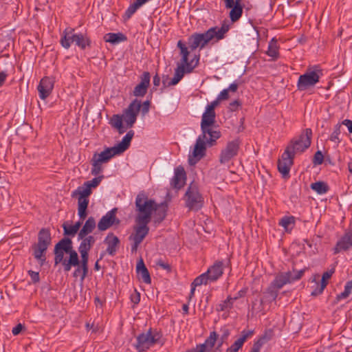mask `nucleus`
Returning <instances> with one entry per match:
<instances>
[{"label":"nucleus","mask_w":352,"mask_h":352,"mask_svg":"<svg viewBox=\"0 0 352 352\" xmlns=\"http://www.w3.org/2000/svg\"><path fill=\"white\" fill-rule=\"evenodd\" d=\"M222 331V335L221 336V340H222V342H224L225 340H226L230 335V331L227 328H224L223 329H221Z\"/></svg>","instance_id":"69168bd1"},{"label":"nucleus","mask_w":352,"mask_h":352,"mask_svg":"<svg viewBox=\"0 0 352 352\" xmlns=\"http://www.w3.org/2000/svg\"><path fill=\"white\" fill-rule=\"evenodd\" d=\"M32 250L34 258L40 262L41 265H43L46 260L45 252L47 248L35 243L32 245Z\"/></svg>","instance_id":"7c9ffc66"},{"label":"nucleus","mask_w":352,"mask_h":352,"mask_svg":"<svg viewBox=\"0 0 352 352\" xmlns=\"http://www.w3.org/2000/svg\"><path fill=\"white\" fill-rule=\"evenodd\" d=\"M118 209L113 208L104 215L98 223V228L100 231H104L114 224H119L120 220L116 218Z\"/></svg>","instance_id":"dca6fc26"},{"label":"nucleus","mask_w":352,"mask_h":352,"mask_svg":"<svg viewBox=\"0 0 352 352\" xmlns=\"http://www.w3.org/2000/svg\"><path fill=\"white\" fill-rule=\"evenodd\" d=\"M106 42L113 44L118 43L126 40V37L122 33H107L104 36Z\"/></svg>","instance_id":"c9c22d12"},{"label":"nucleus","mask_w":352,"mask_h":352,"mask_svg":"<svg viewBox=\"0 0 352 352\" xmlns=\"http://www.w3.org/2000/svg\"><path fill=\"white\" fill-rule=\"evenodd\" d=\"M177 47H179L180 49V54L182 56V64L186 65V73H190L193 70V69L195 67V66L197 65V64L199 61V58L197 59L196 63L194 65H192L193 60H191L190 63L188 62L189 52H188V48L186 47V45L182 41H179L177 42Z\"/></svg>","instance_id":"4be33fe9"},{"label":"nucleus","mask_w":352,"mask_h":352,"mask_svg":"<svg viewBox=\"0 0 352 352\" xmlns=\"http://www.w3.org/2000/svg\"><path fill=\"white\" fill-rule=\"evenodd\" d=\"M278 290L276 287H272V285L270 284L266 292L267 297L272 300H275L278 296Z\"/></svg>","instance_id":"603ef678"},{"label":"nucleus","mask_w":352,"mask_h":352,"mask_svg":"<svg viewBox=\"0 0 352 352\" xmlns=\"http://www.w3.org/2000/svg\"><path fill=\"white\" fill-rule=\"evenodd\" d=\"M151 75L148 72H144L140 76V82L138 84L133 91V96L136 97H143L147 92L150 85Z\"/></svg>","instance_id":"6ab92c4d"},{"label":"nucleus","mask_w":352,"mask_h":352,"mask_svg":"<svg viewBox=\"0 0 352 352\" xmlns=\"http://www.w3.org/2000/svg\"><path fill=\"white\" fill-rule=\"evenodd\" d=\"M290 283L289 278L287 277L286 272L278 274L274 280L271 283L272 287L280 289L285 285Z\"/></svg>","instance_id":"473e14b6"},{"label":"nucleus","mask_w":352,"mask_h":352,"mask_svg":"<svg viewBox=\"0 0 352 352\" xmlns=\"http://www.w3.org/2000/svg\"><path fill=\"white\" fill-rule=\"evenodd\" d=\"M81 225H82L81 221H77L74 225H72L69 226H67V225L63 224V228L64 230V234L74 236L79 230Z\"/></svg>","instance_id":"ea45409f"},{"label":"nucleus","mask_w":352,"mask_h":352,"mask_svg":"<svg viewBox=\"0 0 352 352\" xmlns=\"http://www.w3.org/2000/svg\"><path fill=\"white\" fill-rule=\"evenodd\" d=\"M131 300L135 305H137V304H138L140 302V294L139 292H137L136 289L134 291V293H133L131 295Z\"/></svg>","instance_id":"13d9d810"},{"label":"nucleus","mask_w":352,"mask_h":352,"mask_svg":"<svg viewBox=\"0 0 352 352\" xmlns=\"http://www.w3.org/2000/svg\"><path fill=\"white\" fill-rule=\"evenodd\" d=\"M323 160L324 157L322 152L318 151L314 155L313 162L314 164L320 165L322 164Z\"/></svg>","instance_id":"5fc2aeb1"},{"label":"nucleus","mask_w":352,"mask_h":352,"mask_svg":"<svg viewBox=\"0 0 352 352\" xmlns=\"http://www.w3.org/2000/svg\"><path fill=\"white\" fill-rule=\"evenodd\" d=\"M96 223L95 219L93 217H89L85 221L82 229L78 232V238L82 239L87 236L89 234L91 233L96 228Z\"/></svg>","instance_id":"cd10ccee"},{"label":"nucleus","mask_w":352,"mask_h":352,"mask_svg":"<svg viewBox=\"0 0 352 352\" xmlns=\"http://www.w3.org/2000/svg\"><path fill=\"white\" fill-rule=\"evenodd\" d=\"M210 282L209 277L208 276L207 274L205 272L200 276H197L192 283L194 284V286H200L203 284L207 285Z\"/></svg>","instance_id":"49530a36"},{"label":"nucleus","mask_w":352,"mask_h":352,"mask_svg":"<svg viewBox=\"0 0 352 352\" xmlns=\"http://www.w3.org/2000/svg\"><path fill=\"white\" fill-rule=\"evenodd\" d=\"M352 290V280L348 281L344 287V290L336 296L337 301H340L342 299H345L349 297Z\"/></svg>","instance_id":"c03bdc74"},{"label":"nucleus","mask_w":352,"mask_h":352,"mask_svg":"<svg viewBox=\"0 0 352 352\" xmlns=\"http://www.w3.org/2000/svg\"><path fill=\"white\" fill-rule=\"evenodd\" d=\"M254 333V330H243L241 332L240 338H239L226 352H237L243 345L244 342Z\"/></svg>","instance_id":"5701e85b"},{"label":"nucleus","mask_w":352,"mask_h":352,"mask_svg":"<svg viewBox=\"0 0 352 352\" xmlns=\"http://www.w3.org/2000/svg\"><path fill=\"white\" fill-rule=\"evenodd\" d=\"M305 272V270H292V271H288L286 272V274L288 278H289V282L290 283L298 280L301 278L303 274Z\"/></svg>","instance_id":"a18cd8bd"},{"label":"nucleus","mask_w":352,"mask_h":352,"mask_svg":"<svg viewBox=\"0 0 352 352\" xmlns=\"http://www.w3.org/2000/svg\"><path fill=\"white\" fill-rule=\"evenodd\" d=\"M279 46L278 45L277 41L274 38H272L268 45V49L266 54L272 57V60H275L279 57Z\"/></svg>","instance_id":"f704fd0d"},{"label":"nucleus","mask_w":352,"mask_h":352,"mask_svg":"<svg viewBox=\"0 0 352 352\" xmlns=\"http://www.w3.org/2000/svg\"><path fill=\"white\" fill-rule=\"evenodd\" d=\"M263 345L258 341L254 342L252 348L250 352H259Z\"/></svg>","instance_id":"0e129e2a"},{"label":"nucleus","mask_w":352,"mask_h":352,"mask_svg":"<svg viewBox=\"0 0 352 352\" xmlns=\"http://www.w3.org/2000/svg\"><path fill=\"white\" fill-rule=\"evenodd\" d=\"M79 252L81 255V262L80 264L83 265L85 268V271L86 270V267H88V260H89V250L78 249Z\"/></svg>","instance_id":"3c124183"},{"label":"nucleus","mask_w":352,"mask_h":352,"mask_svg":"<svg viewBox=\"0 0 352 352\" xmlns=\"http://www.w3.org/2000/svg\"><path fill=\"white\" fill-rule=\"evenodd\" d=\"M240 142L238 140H234L228 142L225 148H223L219 156L221 164L228 162L231 159L235 157L239 149Z\"/></svg>","instance_id":"2eb2a0df"},{"label":"nucleus","mask_w":352,"mask_h":352,"mask_svg":"<svg viewBox=\"0 0 352 352\" xmlns=\"http://www.w3.org/2000/svg\"><path fill=\"white\" fill-rule=\"evenodd\" d=\"M91 194V189L85 184V182L82 186H79L74 190L72 197H75L78 195V214L81 220H84L87 216V209L89 205L88 197Z\"/></svg>","instance_id":"9d476101"},{"label":"nucleus","mask_w":352,"mask_h":352,"mask_svg":"<svg viewBox=\"0 0 352 352\" xmlns=\"http://www.w3.org/2000/svg\"><path fill=\"white\" fill-rule=\"evenodd\" d=\"M23 329V326L21 323H19L12 329V333H13V335L16 336L21 333Z\"/></svg>","instance_id":"e2e57ef3"},{"label":"nucleus","mask_w":352,"mask_h":352,"mask_svg":"<svg viewBox=\"0 0 352 352\" xmlns=\"http://www.w3.org/2000/svg\"><path fill=\"white\" fill-rule=\"evenodd\" d=\"M219 100L217 98L215 100L212 101L210 104H208L206 107V109L210 111L215 112L214 109L219 104Z\"/></svg>","instance_id":"052dcab7"},{"label":"nucleus","mask_w":352,"mask_h":352,"mask_svg":"<svg viewBox=\"0 0 352 352\" xmlns=\"http://www.w3.org/2000/svg\"><path fill=\"white\" fill-rule=\"evenodd\" d=\"M156 265L168 272L170 271V270H171L170 265L167 262H165L162 259L157 260L156 261Z\"/></svg>","instance_id":"4d7b16f0"},{"label":"nucleus","mask_w":352,"mask_h":352,"mask_svg":"<svg viewBox=\"0 0 352 352\" xmlns=\"http://www.w3.org/2000/svg\"><path fill=\"white\" fill-rule=\"evenodd\" d=\"M206 144H208L206 139L204 138L203 134L197 138L195 144L194 150L192 151V156H189L188 161L190 164L192 165L196 164L199 160L205 156Z\"/></svg>","instance_id":"4468645a"},{"label":"nucleus","mask_w":352,"mask_h":352,"mask_svg":"<svg viewBox=\"0 0 352 352\" xmlns=\"http://www.w3.org/2000/svg\"><path fill=\"white\" fill-rule=\"evenodd\" d=\"M107 245L106 252L111 256H114L120 245V239L113 233H109L104 240Z\"/></svg>","instance_id":"a878e982"},{"label":"nucleus","mask_w":352,"mask_h":352,"mask_svg":"<svg viewBox=\"0 0 352 352\" xmlns=\"http://www.w3.org/2000/svg\"><path fill=\"white\" fill-rule=\"evenodd\" d=\"M243 8L241 3H235V5L231 8L229 14L232 22L237 21L241 18Z\"/></svg>","instance_id":"e433bc0d"},{"label":"nucleus","mask_w":352,"mask_h":352,"mask_svg":"<svg viewBox=\"0 0 352 352\" xmlns=\"http://www.w3.org/2000/svg\"><path fill=\"white\" fill-rule=\"evenodd\" d=\"M289 149H285L281 156V159L278 160V171L284 177L289 175L290 168L293 164V160L294 157L289 153Z\"/></svg>","instance_id":"f3484780"},{"label":"nucleus","mask_w":352,"mask_h":352,"mask_svg":"<svg viewBox=\"0 0 352 352\" xmlns=\"http://www.w3.org/2000/svg\"><path fill=\"white\" fill-rule=\"evenodd\" d=\"M51 234L50 230L47 229H41L38 235V243L37 245L48 248L51 244Z\"/></svg>","instance_id":"c756f323"},{"label":"nucleus","mask_w":352,"mask_h":352,"mask_svg":"<svg viewBox=\"0 0 352 352\" xmlns=\"http://www.w3.org/2000/svg\"><path fill=\"white\" fill-rule=\"evenodd\" d=\"M186 72V67L185 65L177 66L175 69L174 77L168 83V86H173L177 85L184 77V74Z\"/></svg>","instance_id":"72a5a7b5"},{"label":"nucleus","mask_w":352,"mask_h":352,"mask_svg":"<svg viewBox=\"0 0 352 352\" xmlns=\"http://www.w3.org/2000/svg\"><path fill=\"white\" fill-rule=\"evenodd\" d=\"M123 121L124 119L122 115L115 114L111 117L109 124L112 127L117 129L120 134H122L126 131L123 126Z\"/></svg>","instance_id":"2f4dec72"},{"label":"nucleus","mask_w":352,"mask_h":352,"mask_svg":"<svg viewBox=\"0 0 352 352\" xmlns=\"http://www.w3.org/2000/svg\"><path fill=\"white\" fill-rule=\"evenodd\" d=\"M342 124L348 128L349 131L352 133V120L346 119L342 121Z\"/></svg>","instance_id":"774afa93"},{"label":"nucleus","mask_w":352,"mask_h":352,"mask_svg":"<svg viewBox=\"0 0 352 352\" xmlns=\"http://www.w3.org/2000/svg\"><path fill=\"white\" fill-rule=\"evenodd\" d=\"M228 98H229L228 89H225L220 92V94L218 95L217 98L218 99V100L221 101V100H227V99H228Z\"/></svg>","instance_id":"bf43d9fd"},{"label":"nucleus","mask_w":352,"mask_h":352,"mask_svg":"<svg viewBox=\"0 0 352 352\" xmlns=\"http://www.w3.org/2000/svg\"><path fill=\"white\" fill-rule=\"evenodd\" d=\"M102 176L95 177L93 179L90 181H87L85 182V184H87L89 188L91 189V188H96L97 187L99 184L100 183L102 180Z\"/></svg>","instance_id":"864d4df0"},{"label":"nucleus","mask_w":352,"mask_h":352,"mask_svg":"<svg viewBox=\"0 0 352 352\" xmlns=\"http://www.w3.org/2000/svg\"><path fill=\"white\" fill-rule=\"evenodd\" d=\"M158 210V205L153 199H151L144 192H140L135 199V210L138 214L136 220L150 222L153 211Z\"/></svg>","instance_id":"7ed1b4c3"},{"label":"nucleus","mask_w":352,"mask_h":352,"mask_svg":"<svg viewBox=\"0 0 352 352\" xmlns=\"http://www.w3.org/2000/svg\"><path fill=\"white\" fill-rule=\"evenodd\" d=\"M217 338L218 334L215 331L210 332L209 337L206 340V345L208 346L210 349H212L215 344Z\"/></svg>","instance_id":"09e8293b"},{"label":"nucleus","mask_w":352,"mask_h":352,"mask_svg":"<svg viewBox=\"0 0 352 352\" xmlns=\"http://www.w3.org/2000/svg\"><path fill=\"white\" fill-rule=\"evenodd\" d=\"M224 264L223 261H217L210 266L206 272L209 277L210 282L218 280L223 273Z\"/></svg>","instance_id":"b1692460"},{"label":"nucleus","mask_w":352,"mask_h":352,"mask_svg":"<svg viewBox=\"0 0 352 352\" xmlns=\"http://www.w3.org/2000/svg\"><path fill=\"white\" fill-rule=\"evenodd\" d=\"M161 337V334L157 331L149 329L146 332L142 333L136 337V342L133 346L138 352H145L159 343Z\"/></svg>","instance_id":"0eeeda50"},{"label":"nucleus","mask_w":352,"mask_h":352,"mask_svg":"<svg viewBox=\"0 0 352 352\" xmlns=\"http://www.w3.org/2000/svg\"><path fill=\"white\" fill-rule=\"evenodd\" d=\"M136 272L139 280H142L146 284H150L151 283L149 272L145 266L142 258H140L137 263Z\"/></svg>","instance_id":"bb28decb"},{"label":"nucleus","mask_w":352,"mask_h":352,"mask_svg":"<svg viewBox=\"0 0 352 352\" xmlns=\"http://www.w3.org/2000/svg\"><path fill=\"white\" fill-rule=\"evenodd\" d=\"M151 102L149 100L144 101L142 104L138 99L133 100L122 114L126 126L131 128L135 123L138 115L141 112L142 116L146 115L150 109Z\"/></svg>","instance_id":"423d86ee"},{"label":"nucleus","mask_w":352,"mask_h":352,"mask_svg":"<svg viewBox=\"0 0 352 352\" xmlns=\"http://www.w3.org/2000/svg\"><path fill=\"white\" fill-rule=\"evenodd\" d=\"M51 234L50 230L47 229H41L38 235V243L37 245L48 248L51 244Z\"/></svg>","instance_id":"c85d7f7f"},{"label":"nucleus","mask_w":352,"mask_h":352,"mask_svg":"<svg viewBox=\"0 0 352 352\" xmlns=\"http://www.w3.org/2000/svg\"><path fill=\"white\" fill-rule=\"evenodd\" d=\"M312 131L311 129H306L297 139H294L287 146L289 153L294 157L295 153L303 152L308 148L311 142Z\"/></svg>","instance_id":"9b49d317"},{"label":"nucleus","mask_w":352,"mask_h":352,"mask_svg":"<svg viewBox=\"0 0 352 352\" xmlns=\"http://www.w3.org/2000/svg\"><path fill=\"white\" fill-rule=\"evenodd\" d=\"M240 104H241L239 100H236L230 103L229 108L232 111H234L237 109L238 107L240 106Z\"/></svg>","instance_id":"338daca9"},{"label":"nucleus","mask_w":352,"mask_h":352,"mask_svg":"<svg viewBox=\"0 0 352 352\" xmlns=\"http://www.w3.org/2000/svg\"><path fill=\"white\" fill-rule=\"evenodd\" d=\"M215 112L210 111L206 109L202 115L201 122V129L204 138L206 139L208 145L212 146L216 144L217 140L221 137V132L212 129L215 122Z\"/></svg>","instance_id":"20e7f679"},{"label":"nucleus","mask_w":352,"mask_h":352,"mask_svg":"<svg viewBox=\"0 0 352 352\" xmlns=\"http://www.w3.org/2000/svg\"><path fill=\"white\" fill-rule=\"evenodd\" d=\"M80 239L82 240V241L80 244L78 249H82L89 251L96 242V239L94 238V236L91 235L88 236H86Z\"/></svg>","instance_id":"4c0bfd02"},{"label":"nucleus","mask_w":352,"mask_h":352,"mask_svg":"<svg viewBox=\"0 0 352 352\" xmlns=\"http://www.w3.org/2000/svg\"><path fill=\"white\" fill-rule=\"evenodd\" d=\"M322 76L321 69L315 67L314 69H307V72L300 75L297 81V89L300 91H306L313 88L319 81Z\"/></svg>","instance_id":"1a4fd4ad"},{"label":"nucleus","mask_w":352,"mask_h":352,"mask_svg":"<svg viewBox=\"0 0 352 352\" xmlns=\"http://www.w3.org/2000/svg\"><path fill=\"white\" fill-rule=\"evenodd\" d=\"M54 253L55 265L62 263L65 272L70 271L72 266L79 263L78 254L73 250L72 241L69 238L65 237L56 243Z\"/></svg>","instance_id":"f257e3e1"},{"label":"nucleus","mask_w":352,"mask_h":352,"mask_svg":"<svg viewBox=\"0 0 352 352\" xmlns=\"http://www.w3.org/2000/svg\"><path fill=\"white\" fill-rule=\"evenodd\" d=\"M207 346L205 343L197 344L193 349L195 352H205L206 351Z\"/></svg>","instance_id":"680f3d73"},{"label":"nucleus","mask_w":352,"mask_h":352,"mask_svg":"<svg viewBox=\"0 0 352 352\" xmlns=\"http://www.w3.org/2000/svg\"><path fill=\"white\" fill-rule=\"evenodd\" d=\"M233 303L234 300L232 297L228 296L225 300L217 305L216 309L217 311H223L230 309L233 306Z\"/></svg>","instance_id":"a19ab883"},{"label":"nucleus","mask_w":352,"mask_h":352,"mask_svg":"<svg viewBox=\"0 0 352 352\" xmlns=\"http://www.w3.org/2000/svg\"><path fill=\"white\" fill-rule=\"evenodd\" d=\"M295 223V219L294 217H284L279 221V225L285 228V230L292 229Z\"/></svg>","instance_id":"37998d69"},{"label":"nucleus","mask_w":352,"mask_h":352,"mask_svg":"<svg viewBox=\"0 0 352 352\" xmlns=\"http://www.w3.org/2000/svg\"><path fill=\"white\" fill-rule=\"evenodd\" d=\"M136 225L134 227V233L129 236V240L133 241V243L131 246V252H135L140 243L144 238L148 235L149 228L148 224L150 222L142 221L135 219Z\"/></svg>","instance_id":"f8f14e48"},{"label":"nucleus","mask_w":352,"mask_h":352,"mask_svg":"<svg viewBox=\"0 0 352 352\" xmlns=\"http://www.w3.org/2000/svg\"><path fill=\"white\" fill-rule=\"evenodd\" d=\"M229 30L230 24L228 21H224L221 28L212 27L204 33H195L188 38L189 47L191 50H195L197 47L203 49L214 38L217 41L223 39Z\"/></svg>","instance_id":"f03ea898"},{"label":"nucleus","mask_w":352,"mask_h":352,"mask_svg":"<svg viewBox=\"0 0 352 352\" xmlns=\"http://www.w3.org/2000/svg\"><path fill=\"white\" fill-rule=\"evenodd\" d=\"M76 266L77 268L74 270L73 276L75 278L80 276L81 282H83L88 273V267H86V270L85 271L83 265L80 264V263Z\"/></svg>","instance_id":"79ce46f5"},{"label":"nucleus","mask_w":352,"mask_h":352,"mask_svg":"<svg viewBox=\"0 0 352 352\" xmlns=\"http://www.w3.org/2000/svg\"><path fill=\"white\" fill-rule=\"evenodd\" d=\"M113 157L107 148L99 154H94L91 160V174L95 176L99 175L102 170V164L108 162Z\"/></svg>","instance_id":"ddd939ff"},{"label":"nucleus","mask_w":352,"mask_h":352,"mask_svg":"<svg viewBox=\"0 0 352 352\" xmlns=\"http://www.w3.org/2000/svg\"><path fill=\"white\" fill-rule=\"evenodd\" d=\"M340 127H341V125L340 124H337L335 126L334 131H333V133H331V135L329 138V140L331 141L334 142H338V143H339L340 142V140L339 139V135L340 134Z\"/></svg>","instance_id":"8fccbe9b"},{"label":"nucleus","mask_w":352,"mask_h":352,"mask_svg":"<svg viewBox=\"0 0 352 352\" xmlns=\"http://www.w3.org/2000/svg\"><path fill=\"white\" fill-rule=\"evenodd\" d=\"M54 82L53 78L48 76H45L41 80L38 86V91L41 99L44 100L50 96L53 90Z\"/></svg>","instance_id":"aec40b11"},{"label":"nucleus","mask_w":352,"mask_h":352,"mask_svg":"<svg viewBox=\"0 0 352 352\" xmlns=\"http://www.w3.org/2000/svg\"><path fill=\"white\" fill-rule=\"evenodd\" d=\"M134 132L133 131H129L122 138L121 142L118 144L117 145L107 148L108 151L111 153L113 156L120 155L124 152L130 146L131 141L133 137Z\"/></svg>","instance_id":"a211bd4d"},{"label":"nucleus","mask_w":352,"mask_h":352,"mask_svg":"<svg viewBox=\"0 0 352 352\" xmlns=\"http://www.w3.org/2000/svg\"><path fill=\"white\" fill-rule=\"evenodd\" d=\"M186 179V175L184 168L178 166L175 169V175L171 180L170 185L173 188L180 189L184 186Z\"/></svg>","instance_id":"393cba45"},{"label":"nucleus","mask_w":352,"mask_h":352,"mask_svg":"<svg viewBox=\"0 0 352 352\" xmlns=\"http://www.w3.org/2000/svg\"><path fill=\"white\" fill-rule=\"evenodd\" d=\"M61 45L69 49L71 44L74 43L81 50H85L87 47H90L91 39L86 33H75L74 29L67 28L62 33L60 40Z\"/></svg>","instance_id":"39448f33"},{"label":"nucleus","mask_w":352,"mask_h":352,"mask_svg":"<svg viewBox=\"0 0 352 352\" xmlns=\"http://www.w3.org/2000/svg\"><path fill=\"white\" fill-rule=\"evenodd\" d=\"M28 273L29 276H30L32 281L34 283H36L39 282L40 278H39V273L38 272H34V271H32V270H29L28 272Z\"/></svg>","instance_id":"6e6d98bb"},{"label":"nucleus","mask_w":352,"mask_h":352,"mask_svg":"<svg viewBox=\"0 0 352 352\" xmlns=\"http://www.w3.org/2000/svg\"><path fill=\"white\" fill-rule=\"evenodd\" d=\"M186 206L190 210L197 211L204 205V197L199 192L197 184L192 182L188 187L184 195Z\"/></svg>","instance_id":"6e6552de"},{"label":"nucleus","mask_w":352,"mask_h":352,"mask_svg":"<svg viewBox=\"0 0 352 352\" xmlns=\"http://www.w3.org/2000/svg\"><path fill=\"white\" fill-rule=\"evenodd\" d=\"M352 247V229L345 232L341 239L337 242L334 248V253L337 254L340 251L348 250Z\"/></svg>","instance_id":"412c9836"},{"label":"nucleus","mask_w":352,"mask_h":352,"mask_svg":"<svg viewBox=\"0 0 352 352\" xmlns=\"http://www.w3.org/2000/svg\"><path fill=\"white\" fill-rule=\"evenodd\" d=\"M311 188L320 195L324 194L329 190L328 185L324 182H316L311 184Z\"/></svg>","instance_id":"58836bf2"},{"label":"nucleus","mask_w":352,"mask_h":352,"mask_svg":"<svg viewBox=\"0 0 352 352\" xmlns=\"http://www.w3.org/2000/svg\"><path fill=\"white\" fill-rule=\"evenodd\" d=\"M273 336V331L268 329L264 332V333L256 340L262 345L268 342L272 339Z\"/></svg>","instance_id":"de8ad7c7"}]
</instances>
